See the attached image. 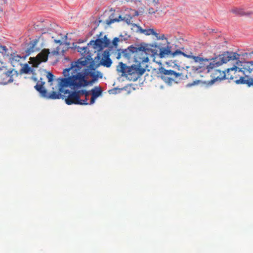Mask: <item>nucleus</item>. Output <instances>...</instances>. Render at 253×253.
Masks as SVG:
<instances>
[{"instance_id": "nucleus-4", "label": "nucleus", "mask_w": 253, "mask_h": 253, "mask_svg": "<svg viewBox=\"0 0 253 253\" xmlns=\"http://www.w3.org/2000/svg\"><path fill=\"white\" fill-rule=\"evenodd\" d=\"M241 66L228 69L225 76L228 79L234 80L237 84L253 85V61L242 63Z\"/></svg>"}, {"instance_id": "nucleus-10", "label": "nucleus", "mask_w": 253, "mask_h": 253, "mask_svg": "<svg viewBox=\"0 0 253 253\" xmlns=\"http://www.w3.org/2000/svg\"><path fill=\"white\" fill-rule=\"evenodd\" d=\"M89 91H90V94H91L89 104H93L96 99L101 95L102 91L100 87L95 86Z\"/></svg>"}, {"instance_id": "nucleus-14", "label": "nucleus", "mask_w": 253, "mask_h": 253, "mask_svg": "<svg viewBox=\"0 0 253 253\" xmlns=\"http://www.w3.org/2000/svg\"><path fill=\"white\" fill-rule=\"evenodd\" d=\"M89 46L87 45V46L85 47H80L78 46L77 49L78 51L81 53L82 54H84V56H85L86 54V57H88V56H90V55H87L88 53V50H89Z\"/></svg>"}, {"instance_id": "nucleus-11", "label": "nucleus", "mask_w": 253, "mask_h": 253, "mask_svg": "<svg viewBox=\"0 0 253 253\" xmlns=\"http://www.w3.org/2000/svg\"><path fill=\"white\" fill-rule=\"evenodd\" d=\"M80 98L81 99V102H84L85 104H82L83 105H88L89 103L87 102L88 97L90 94L89 90H79Z\"/></svg>"}, {"instance_id": "nucleus-20", "label": "nucleus", "mask_w": 253, "mask_h": 253, "mask_svg": "<svg viewBox=\"0 0 253 253\" xmlns=\"http://www.w3.org/2000/svg\"><path fill=\"white\" fill-rule=\"evenodd\" d=\"M21 59V57L20 56H19V55L14 56L13 57H12L11 62H13V61H19Z\"/></svg>"}, {"instance_id": "nucleus-16", "label": "nucleus", "mask_w": 253, "mask_h": 253, "mask_svg": "<svg viewBox=\"0 0 253 253\" xmlns=\"http://www.w3.org/2000/svg\"><path fill=\"white\" fill-rule=\"evenodd\" d=\"M120 39L118 37H115L113 39L112 42H111L109 48H117L118 45V42H120Z\"/></svg>"}, {"instance_id": "nucleus-17", "label": "nucleus", "mask_w": 253, "mask_h": 253, "mask_svg": "<svg viewBox=\"0 0 253 253\" xmlns=\"http://www.w3.org/2000/svg\"><path fill=\"white\" fill-rule=\"evenodd\" d=\"M155 36L157 40H166L167 42L168 41L164 34L160 35L159 34L157 33V35H156Z\"/></svg>"}, {"instance_id": "nucleus-15", "label": "nucleus", "mask_w": 253, "mask_h": 253, "mask_svg": "<svg viewBox=\"0 0 253 253\" xmlns=\"http://www.w3.org/2000/svg\"><path fill=\"white\" fill-rule=\"evenodd\" d=\"M124 20V18H122V16L120 15L118 18H112L110 17L106 21V23L109 25L114 22H119L120 21H122Z\"/></svg>"}, {"instance_id": "nucleus-9", "label": "nucleus", "mask_w": 253, "mask_h": 253, "mask_svg": "<svg viewBox=\"0 0 253 253\" xmlns=\"http://www.w3.org/2000/svg\"><path fill=\"white\" fill-rule=\"evenodd\" d=\"M49 49H43L36 57L33 58V64L34 67H37L42 62H46L49 54Z\"/></svg>"}, {"instance_id": "nucleus-1", "label": "nucleus", "mask_w": 253, "mask_h": 253, "mask_svg": "<svg viewBox=\"0 0 253 253\" xmlns=\"http://www.w3.org/2000/svg\"><path fill=\"white\" fill-rule=\"evenodd\" d=\"M110 54L109 50L106 49L103 51L102 55L98 54L94 58L93 62L90 67L92 70L89 71L86 66V59L80 58L77 61L72 62L71 67L65 69L63 72L65 78H58L54 83L53 75L50 72L47 73L46 78L48 82L52 85V90L48 93L44 86L45 82L42 79L38 82L35 86V88L40 93V95L47 99H59L61 97V93L64 91L63 87H70L73 89H77L84 87L89 84L86 79L87 76H89L92 78V82L96 81L98 78H102V74L99 71H95V69L100 65L109 68L112 63L110 58Z\"/></svg>"}, {"instance_id": "nucleus-26", "label": "nucleus", "mask_w": 253, "mask_h": 253, "mask_svg": "<svg viewBox=\"0 0 253 253\" xmlns=\"http://www.w3.org/2000/svg\"><path fill=\"white\" fill-rule=\"evenodd\" d=\"M249 55L251 56V57H253V51L250 52L249 53Z\"/></svg>"}, {"instance_id": "nucleus-7", "label": "nucleus", "mask_w": 253, "mask_h": 253, "mask_svg": "<svg viewBox=\"0 0 253 253\" xmlns=\"http://www.w3.org/2000/svg\"><path fill=\"white\" fill-rule=\"evenodd\" d=\"M111 43L110 40L107 38L106 35H105L103 38H98L95 40H92L88 43L89 47L93 48L94 52H98L100 55L103 53H99L105 47H108L110 46ZM98 54H97V55Z\"/></svg>"}, {"instance_id": "nucleus-8", "label": "nucleus", "mask_w": 253, "mask_h": 253, "mask_svg": "<svg viewBox=\"0 0 253 253\" xmlns=\"http://www.w3.org/2000/svg\"><path fill=\"white\" fill-rule=\"evenodd\" d=\"M63 87V89L64 91L61 93V97L59 99H64L65 97V95L69 94L67 97L65 98V101L67 104H77V105H82V104H85L84 102H81V99L80 98V91H74L70 92L68 89H65Z\"/></svg>"}, {"instance_id": "nucleus-12", "label": "nucleus", "mask_w": 253, "mask_h": 253, "mask_svg": "<svg viewBox=\"0 0 253 253\" xmlns=\"http://www.w3.org/2000/svg\"><path fill=\"white\" fill-rule=\"evenodd\" d=\"M140 31L141 33L147 36H150L151 35L155 36L156 35H157V33L155 31L154 29H143L141 28L140 29Z\"/></svg>"}, {"instance_id": "nucleus-22", "label": "nucleus", "mask_w": 253, "mask_h": 253, "mask_svg": "<svg viewBox=\"0 0 253 253\" xmlns=\"http://www.w3.org/2000/svg\"><path fill=\"white\" fill-rule=\"evenodd\" d=\"M158 11V9L155 10L153 8L151 7L148 9L149 14H154Z\"/></svg>"}, {"instance_id": "nucleus-27", "label": "nucleus", "mask_w": 253, "mask_h": 253, "mask_svg": "<svg viewBox=\"0 0 253 253\" xmlns=\"http://www.w3.org/2000/svg\"><path fill=\"white\" fill-rule=\"evenodd\" d=\"M53 53V54H57L58 53V50L57 51H54Z\"/></svg>"}, {"instance_id": "nucleus-29", "label": "nucleus", "mask_w": 253, "mask_h": 253, "mask_svg": "<svg viewBox=\"0 0 253 253\" xmlns=\"http://www.w3.org/2000/svg\"><path fill=\"white\" fill-rule=\"evenodd\" d=\"M2 48H3V49L4 50H5V49H6V47L5 46H2Z\"/></svg>"}, {"instance_id": "nucleus-6", "label": "nucleus", "mask_w": 253, "mask_h": 253, "mask_svg": "<svg viewBox=\"0 0 253 253\" xmlns=\"http://www.w3.org/2000/svg\"><path fill=\"white\" fill-rule=\"evenodd\" d=\"M158 75L165 83L169 85H171L174 82V80L180 77L182 74L172 70H167L161 67L159 69Z\"/></svg>"}, {"instance_id": "nucleus-3", "label": "nucleus", "mask_w": 253, "mask_h": 253, "mask_svg": "<svg viewBox=\"0 0 253 253\" xmlns=\"http://www.w3.org/2000/svg\"><path fill=\"white\" fill-rule=\"evenodd\" d=\"M140 46L143 49V51H145L144 53L148 55L149 58V56L153 57L156 55H159L161 58L168 57L169 55L174 57L177 55H182L188 58L192 59L195 63L202 64L205 61H208L207 59H204L199 56L187 54L179 49H177L173 52L171 50V46L170 45V42L169 41H167V46L165 47H160L156 44H145L144 45H141Z\"/></svg>"}, {"instance_id": "nucleus-13", "label": "nucleus", "mask_w": 253, "mask_h": 253, "mask_svg": "<svg viewBox=\"0 0 253 253\" xmlns=\"http://www.w3.org/2000/svg\"><path fill=\"white\" fill-rule=\"evenodd\" d=\"M231 12L236 14L240 15H245L249 14V13H247L244 11L243 9L238 8H234L231 9Z\"/></svg>"}, {"instance_id": "nucleus-18", "label": "nucleus", "mask_w": 253, "mask_h": 253, "mask_svg": "<svg viewBox=\"0 0 253 253\" xmlns=\"http://www.w3.org/2000/svg\"><path fill=\"white\" fill-rule=\"evenodd\" d=\"M23 72L25 73H29L32 71V69L27 64H26L23 68Z\"/></svg>"}, {"instance_id": "nucleus-2", "label": "nucleus", "mask_w": 253, "mask_h": 253, "mask_svg": "<svg viewBox=\"0 0 253 253\" xmlns=\"http://www.w3.org/2000/svg\"><path fill=\"white\" fill-rule=\"evenodd\" d=\"M143 51L140 46L134 47L130 46L123 52L124 56L128 59L133 57L134 63L130 66H127L123 62H120L117 67L118 73L122 76H126L129 79L136 81L145 72L148 67L149 57Z\"/></svg>"}, {"instance_id": "nucleus-25", "label": "nucleus", "mask_w": 253, "mask_h": 253, "mask_svg": "<svg viewBox=\"0 0 253 253\" xmlns=\"http://www.w3.org/2000/svg\"><path fill=\"white\" fill-rule=\"evenodd\" d=\"M54 42L57 43H59L60 44H62V42L60 40H55Z\"/></svg>"}, {"instance_id": "nucleus-28", "label": "nucleus", "mask_w": 253, "mask_h": 253, "mask_svg": "<svg viewBox=\"0 0 253 253\" xmlns=\"http://www.w3.org/2000/svg\"><path fill=\"white\" fill-rule=\"evenodd\" d=\"M1 83L5 84H6V81H2L1 82Z\"/></svg>"}, {"instance_id": "nucleus-5", "label": "nucleus", "mask_w": 253, "mask_h": 253, "mask_svg": "<svg viewBox=\"0 0 253 253\" xmlns=\"http://www.w3.org/2000/svg\"><path fill=\"white\" fill-rule=\"evenodd\" d=\"M240 55L237 52L226 51L213 59V61L207 66L208 72L231 60L239 61Z\"/></svg>"}, {"instance_id": "nucleus-24", "label": "nucleus", "mask_w": 253, "mask_h": 253, "mask_svg": "<svg viewBox=\"0 0 253 253\" xmlns=\"http://www.w3.org/2000/svg\"><path fill=\"white\" fill-rule=\"evenodd\" d=\"M1 77L3 78V79H4L5 77H8V76H7V73H3L1 75Z\"/></svg>"}, {"instance_id": "nucleus-21", "label": "nucleus", "mask_w": 253, "mask_h": 253, "mask_svg": "<svg viewBox=\"0 0 253 253\" xmlns=\"http://www.w3.org/2000/svg\"><path fill=\"white\" fill-rule=\"evenodd\" d=\"M43 25V24L42 23H40V25H35L34 26V28L35 29L37 30H41L42 32H43V33H45V31H44V30L42 29V28H40L39 29L38 28L39 26H42V25Z\"/></svg>"}, {"instance_id": "nucleus-19", "label": "nucleus", "mask_w": 253, "mask_h": 253, "mask_svg": "<svg viewBox=\"0 0 253 253\" xmlns=\"http://www.w3.org/2000/svg\"><path fill=\"white\" fill-rule=\"evenodd\" d=\"M37 40H35L32 42L31 43L32 46H30V48L28 50L29 52H33L34 51V48L35 46L37 44Z\"/></svg>"}, {"instance_id": "nucleus-23", "label": "nucleus", "mask_w": 253, "mask_h": 253, "mask_svg": "<svg viewBox=\"0 0 253 253\" xmlns=\"http://www.w3.org/2000/svg\"><path fill=\"white\" fill-rule=\"evenodd\" d=\"M128 1L130 2H133L135 4H138L139 3H140L141 0H128Z\"/></svg>"}]
</instances>
